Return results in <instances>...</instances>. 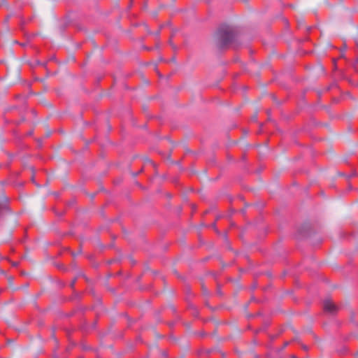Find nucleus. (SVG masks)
Listing matches in <instances>:
<instances>
[{
	"instance_id": "obj_1",
	"label": "nucleus",
	"mask_w": 358,
	"mask_h": 358,
	"mask_svg": "<svg viewBox=\"0 0 358 358\" xmlns=\"http://www.w3.org/2000/svg\"><path fill=\"white\" fill-rule=\"evenodd\" d=\"M233 38L231 29L227 25L222 26L215 35V40L217 45L222 47L229 43Z\"/></svg>"
},
{
	"instance_id": "obj_2",
	"label": "nucleus",
	"mask_w": 358,
	"mask_h": 358,
	"mask_svg": "<svg viewBox=\"0 0 358 358\" xmlns=\"http://www.w3.org/2000/svg\"><path fill=\"white\" fill-rule=\"evenodd\" d=\"M323 308H324V311L329 313H334L338 310L337 306L329 299H325L324 301Z\"/></svg>"
},
{
	"instance_id": "obj_3",
	"label": "nucleus",
	"mask_w": 358,
	"mask_h": 358,
	"mask_svg": "<svg viewBox=\"0 0 358 358\" xmlns=\"http://www.w3.org/2000/svg\"><path fill=\"white\" fill-rule=\"evenodd\" d=\"M136 78H138L142 82L143 86L148 85L149 84V80L142 72H136Z\"/></svg>"
},
{
	"instance_id": "obj_4",
	"label": "nucleus",
	"mask_w": 358,
	"mask_h": 358,
	"mask_svg": "<svg viewBox=\"0 0 358 358\" xmlns=\"http://www.w3.org/2000/svg\"><path fill=\"white\" fill-rule=\"evenodd\" d=\"M157 13H158V11L157 10H155L152 13V15L154 16V17H156L157 15Z\"/></svg>"
},
{
	"instance_id": "obj_5",
	"label": "nucleus",
	"mask_w": 358,
	"mask_h": 358,
	"mask_svg": "<svg viewBox=\"0 0 358 358\" xmlns=\"http://www.w3.org/2000/svg\"><path fill=\"white\" fill-rule=\"evenodd\" d=\"M303 348L304 350H308V348H307L306 346H305V345H304V346H303Z\"/></svg>"
},
{
	"instance_id": "obj_6",
	"label": "nucleus",
	"mask_w": 358,
	"mask_h": 358,
	"mask_svg": "<svg viewBox=\"0 0 358 358\" xmlns=\"http://www.w3.org/2000/svg\"><path fill=\"white\" fill-rule=\"evenodd\" d=\"M17 263L13 264V266H17Z\"/></svg>"
},
{
	"instance_id": "obj_7",
	"label": "nucleus",
	"mask_w": 358,
	"mask_h": 358,
	"mask_svg": "<svg viewBox=\"0 0 358 358\" xmlns=\"http://www.w3.org/2000/svg\"><path fill=\"white\" fill-rule=\"evenodd\" d=\"M357 61H358V59H357Z\"/></svg>"
}]
</instances>
